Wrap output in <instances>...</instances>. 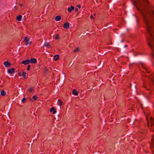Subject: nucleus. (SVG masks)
<instances>
[{
	"instance_id": "obj_1",
	"label": "nucleus",
	"mask_w": 154,
	"mask_h": 154,
	"mask_svg": "<svg viewBox=\"0 0 154 154\" xmlns=\"http://www.w3.org/2000/svg\"><path fill=\"white\" fill-rule=\"evenodd\" d=\"M141 13L146 29L145 36L148 44L152 49L154 57V18L150 15L154 14L152 8H137Z\"/></svg>"
},
{
	"instance_id": "obj_2",
	"label": "nucleus",
	"mask_w": 154,
	"mask_h": 154,
	"mask_svg": "<svg viewBox=\"0 0 154 154\" xmlns=\"http://www.w3.org/2000/svg\"><path fill=\"white\" fill-rule=\"evenodd\" d=\"M146 119L147 121L148 124L149 125V120H150V121L151 125H152V127H153V125L154 124V121L153 120V119L150 116L149 117H146Z\"/></svg>"
},
{
	"instance_id": "obj_3",
	"label": "nucleus",
	"mask_w": 154,
	"mask_h": 154,
	"mask_svg": "<svg viewBox=\"0 0 154 154\" xmlns=\"http://www.w3.org/2000/svg\"><path fill=\"white\" fill-rule=\"evenodd\" d=\"M24 41L25 45H30L31 43V42L29 41V39H28L26 37H24Z\"/></svg>"
},
{
	"instance_id": "obj_4",
	"label": "nucleus",
	"mask_w": 154,
	"mask_h": 154,
	"mask_svg": "<svg viewBox=\"0 0 154 154\" xmlns=\"http://www.w3.org/2000/svg\"><path fill=\"white\" fill-rule=\"evenodd\" d=\"M3 63L5 66L7 67L10 66L11 65V63H9L8 61L4 62Z\"/></svg>"
},
{
	"instance_id": "obj_5",
	"label": "nucleus",
	"mask_w": 154,
	"mask_h": 154,
	"mask_svg": "<svg viewBox=\"0 0 154 154\" xmlns=\"http://www.w3.org/2000/svg\"><path fill=\"white\" fill-rule=\"evenodd\" d=\"M30 63H35L37 62V60L34 58H32L29 60Z\"/></svg>"
},
{
	"instance_id": "obj_6",
	"label": "nucleus",
	"mask_w": 154,
	"mask_h": 154,
	"mask_svg": "<svg viewBox=\"0 0 154 154\" xmlns=\"http://www.w3.org/2000/svg\"><path fill=\"white\" fill-rule=\"evenodd\" d=\"M63 27L64 29H68L69 27V23L66 22L64 24Z\"/></svg>"
},
{
	"instance_id": "obj_7",
	"label": "nucleus",
	"mask_w": 154,
	"mask_h": 154,
	"mask_svg": "<svg viewBox=\"0 0 154 154\" xmlns=\"http://www.w3.org/2000/svg\"><path fill=\"white\" fill-rule=\"evenodd\" d=\"M8 72L10 74H12L15 72V69L14 68H12L11 69H9L8 70Z\"/></svg>"
},
{
	"instance_id": "obj_8",
	"label": "nucleus",
	"mask_w": 154,
	"mask_h": 154,
	"mask_svg": "<svg viewBox=\"0 0 154 154\" xmlns=\"http://www.w3.org/2000/svg\"><path fill=\"white\" fill-rule=\"evenodd\" d=\"M30 63L29 60V59H26L25 60L22 61V63L24 65H26Z\"/></svg>"
},
{
	"instance_id": "obj_9",
	"label": "nucleus",
	"mask_w": 154,
	"mask_h": 154,
	"mask_svg": "<svg viewBox=\"0 0 154 154\" xmlns=\"http://www.w3.org/2000/svg\"><path fill=\"white\" fill-rule=\"evenodd\" d=\"M74 9V8L72 6H71L70 7H69L67 8V11L69 13L71 12L72 10Z\"/></svg>"
},
{
	"instance_id": "obj_10",
	"label": "nucleus",
	"mask_w": 154,
	"mask_h": 154,
	"mask_svg": "<svg viewBox=\"0 0 154 154\" xmlns=\"http://www.w3.org/2000/svg\"><path fill=\"white\" fill-rule=\"evenodd\" d=\"M61 19V17L60 15L57 16L55 18V20L56 21H59Z\"/></svg>"
},
{
	"instance_id": "obj_11",
	"label": "nucleus",
	"mask_w": 154,
	"mask_h": 154,
	"mask_svg": "<svg viewBox=\"0 0 154 154\" xmlns=\"http://www.w3.org/2000/svg\"><path fill=\"white\" fill-rule=\"evenodd\" d=\"M50 112H53V114H55L56 113V111L55 110V109L54 107H52L51 109L50 110Z\"/></svg>"
},
{
	"instance_id": "obj_12",
	"label": "nucleus",
	"mask_w": 154,
	"mask_h": 154,
	"mask_svg": "<svg viewBox=\"0 0 154 154\" xmlns=\"http://www.w3.org/2000/svg\"><path fill=\"white\" fill-rule=\"evenodd\" d=\"M22 16L21 15H19L17 17V19L18 21H21V20Z\"/></svg>"
},
{
	"instance_id": "obj_13",
	"label": "nucleus",
	"mask_w": 154,
	"mask_h": 154,
	"mask_svg": "<svg viewBox=\"0 0 154 154\" xmlns=\"http://www.w3.org/2000/svg\"><path fill=\"white\" fill-rule=\"evenodd\" d=\"M72 94H73L75 95V96H77L78 95V92L76 91L75 89L73 90Z\"/></svg>"
},
{
	"instance_id": "obj_14",
	"label": "nucleus",
	"mask_w": 154,
	"mask_h": 154,
	"mask_svg": "<svg viewBox=\"0 0 154 154\" xmlns=\"http://www.w3.org/2000/svg\"><path fill=\"white\" fill-rule=\"evenodd\" d=\"M63 104L62 102L59 99L58 100L57 104L59 106H60L62 105Z\"/></svg>"
},
{
	"instance_id": "obj_15",
	"label": "nucleus",
	"mask_w": 154,
	"mask_h": 154,
	"mask_svg": "<svg viewBox=\"0 0 154 154\" xmlns=\"http://www.w3.org/2000/svg\"><path fill=\"white\" fill-rule=\"evenodd\" d=\"M1 94L2 96H4L6 94V93L4 90H2L1 91Z\"/></svg>"
},
{
	"instance_id": "obj_16",
	"label": "nucleus",
	"mask_w": 154,
	"mask_h": 154,
	"mask_svg": "<svg viewBox=\"0 0 154 154\" xmlns=\"http://www.w3.org/2000/svg\"><path fill=\"white\" fill-rule=\"evenodd\" d=\"M142 66L143 68V69H144L146 71V72L147 73H149V72L148 71V69L147 68V67H145L143 65H142Z\"/></svg>"
},
{
	"instance_id": "obj_17",
	"label": "nucleus",
	"mask_w": 154,
	"mask_h": 154,
	"mask_svg": "<svg viewBox=\"0 0 154 154\" xmlns=\"http://www.w3.org/2000/svg\"><path fill=\"white\" fill-rule=\"evenodd\" d=\"M54 60H57L59 58V56L57 54L54 55Z\"/></svg>"
},
{
	"instance_id": "obj_18",
	"label": "nucleus",
	"mask_w": 154,
	"mask_h": 154,
	"mask_svg": "<svg viewBox=\"0 0 154 154\" xmlns=\"http://www.w3.org/2000/svg\"><path fill=\"white\" fill-rule=\"evenodd\" d=\"M149 78L150 79L152 82L153 83H154V77H149Z\"/></svg>"
},
{
	"instance_id": "obj_19",
	"label": "nucleus",
	"mask_w": 154,
	"mask_h": 154,
	"mask_svg": "<svg viewBox=\"0 0 154 154\" xmlns=\"http://www.w3.org/2000/svg\"><path fill=\"white\" fill-rule=\"evenodd\" d=\"M32 98L35 100H37L38 97L34 95L32 97Z\"/></svg>"
},
{
	"instance_id": "obj_20",
	"label": "nucleus",
	"mask_w": 154,
	"mask_h": 154,
	"mask_svg": "<svg viewBox=\"0 0 154 154\" xmlns=\"http://www.w3.org/2000/svg\"><path fill=\"white\" fill-rule=\"evenodd\" d=\"M33 89L32 88V87H30L29 89V91H30V92H32L33 91Z\"/></svg>"
},
{
	"instance_id": "obj_21",
	"label": "nucleus",
	"mask_w": 154,
	"mask_h": 154,
	"mask_svg": "<svg viewBox=\"0 0 154 154\" xmlns=\"http://www.w3.org/2000/svg\"><path fill=\"white\" fill-rule=\"evenodd\" d=\"M79 51V49L78 48H77L74 50L75 52H77Z\"/></svg>"
},
{
	"instance_id": "obj_22",
	"label": "nucleus",
	"mask_w": 154,
	"mask_h": 154,
	"mask_svg": "<svg viewBox=\"0 0 154 154\" xmlns=\"http://www.w3.org/2000/svg\"><path fill=\"white\" fill-rule=\"evenodd\" d=\"M55 38L56 39H58L60 38V37H59V34H57L55 37Z\"/></svg>"
},
{
	"instance_id": "obj_23",
	"label": "nucleus",
	"mask_w": 154,
	"mask_h": 154,
	"mask_svg": "<svg viewBox=\"0 0 154 154\" xmlns=\"http://www.w3.org/2000/svg\"><path fill=\"white\" fill-rule=\"evenodd\" d=\"M26 75V74L25 72H23V76L25 78Z\"/></svg>"
},
{
	"instance_id": "obj_24",
	"label": "nucleus",
	"mask_w": 154,
	"mask_h": 154,
	"mask_svg": "<svg viewBox=\"0 0 154 154\" xmlns=\"http://www.w3.org/2000/svg\"><path fill=\"white\" fill-rule=\"evenodd\" d=\"M30 65H28L27 67V69L28 70V71L29 70H30L29 68H30Z\"/></svg>"
},
{
	"instance_id": "obj_25",
	"label": "nucleus",
	"mask_w": 154,
	"mask_h": 154,
	"mask_svg": "<svg viewBox=\"0 0 154 154\" xmlns=\"http://www.w3.org/2000/svg\"><path fill=\"white\" fill-rule=\"evenodd\" d=\"M26 100V98L25 97H23L22 100H21V101L23 102L24 101Z\"/></svg>"
},
{
	"instance_id": "obj_26",
	"label": "nucleus",
	"mask_w": 154,
	"mask_h": 154,
	"mask_svg": "<svg viewBox=\"0 0 154 154\" xmlns=\"http://www.w3.org/2000/svg\"><path fill=\"white\" fill-rule=\"evenodd\" d=\"M77 7L79 8H81V6L80 5H78L77 6Z\"/></svg>"
},
{
	"instance_id": "obj_27",
	"label": "nucleus",
	"mask_w": 154,
	"mask_h": 154,
	"mask_svg": "<svg viewBox=\"0 0 154 154\" xmlns=\"http://www.w3.org/2000/svg\"><path fill=\"white\" fill-rule=\"evenodd\" d=\"M75 12H77L78 10V8H76L75 9Z\"/></svg>"
},
{
	"instance_id": "obj_28",
	"label": "nucleus",
	"mask_w": 154,
	"mask_h": 154,
	"mask_svg": "<svg viewBox=\"0 0 154 154\" xmlns=\"http://www.w3.org/2000/svg\"><path fill=\"white\" fill-rule=\"evenodd\" d=\"M90 18H91V19H92V18H93V16L92 15H91V16H90Z\"/></svg>"
}]
</instances>
